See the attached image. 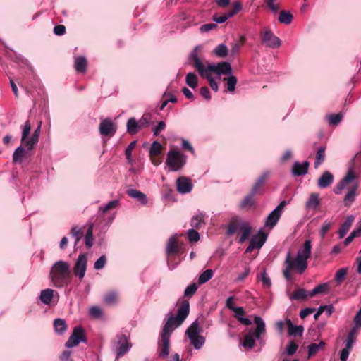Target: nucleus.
Masks as SVG:
<instances>
[{"label": "nucleus", "mask_w": 361, "mask_h": 361, "mask_svg": "<svg viewBox=\"0 0 361 361\" xmlns=\"http://www.w3.org/2000/svg\"><path fill=\"white\" fill-rule=\"evenodd\" d=\"M50 278L56 288L68 286L72 278L69 264L62 260L55 262L50 271Z\"/></svg>", "instance_id": "obj_1"}, {"label": "nucleus", "mask_w": 361, "mask_h": 361, "mask_svg": "<svg viewBox=\"0 0 361 361\" xmlns=\"http://www.w3.org/2000/svg\"><path fill=\"white\" fill-rule=\"evenodd\" d=\"M356 176L352 169L348 170L346 176L334 188L336 194H341V191L346 188L348 192L345 195L343 202L346 207H349L355 200L357 185L355 180Z\"/></svg>", "instance_id": "obj_2"}, {"label": "nucleus", "mask_w": 361, "mask_h": 361, "mask_svg": "<svg viewBox=\"0 0 361 361\" xmlns=\"http://www.w3.org/2000/svg\"><path fill=\"white\" fill-rule=\"evenodd\" d=\"M190 312L189 301L187 300H182L176 317L171 316L164 324L161 336L170 337L173 331V326L178 327L180 326L184 320L187 318Z\"/></svg>", "instance_id": "obj_3"}, {"label": "nucleus", "mask_w": 361, "mask_h": 361, "mask_svg": "<svg viewBox=\"0 0 361 361\" xmlns=\"http://www.w3.org/2000/svg\"><path fill=\"white\" fill-rule=\"evenodd\" d=\"M254 322L257 327L253 332L250 331L244 337L243 346L244 348H252L255 345V338L259 339L261 335L265 332V323L259 317H255Z\"/></svg>", "instance_id": "obj_4"}, {"label": "nucleus", "mask_w": 361, "mask_h": 361, "mask_svg": "<svg viewBox=\"0 0 361 361\" xmlns=\"http://www.w3.org/2000/svg\"><path fill=\"white\" fill-rule=\"evenodd\" d=\"M166 164L171 171H178L186 164V156L177 149H171L167 154Z\"/></svg>", "instance_id": "obj_5"}, {"label": "nucleus", "mask_w": 361, "mask_h": 361, "mask_svg": "<svg viewBox=\"0 0 361 361\" xmlns=\"http://www.w3.org/2000/svg\"><path fill=\"white\" fill-rule=\"evenodd\" d=\"M86 337L85 331L81 326H75L73 333L69 337L68 340L66 343V346L67 348H73L77 346L80 342L86 343Z\"/></svg>", "instance_id": "obj_6"}, {"label": "nucleus", "mask_w": 361, "mask_h": 361, "mask_svg": "<svg viewBox=\"0 0 361 361\" xmlns=\"http://www.w3.org/2000/svg\"><path fill=\"white\" fill-rule=\"evenodd\" d=\"M262 43L270 48H277L281 45L280 39L276 37L270 29L267 28L260 34Z\"/></svg>", "instance_id": "obj_7"}, {"label": "nucleus", "mask_w": 361, "mask_h": 361, "mask_svg": "<svg viewBox=\"0 0 361 361\" xmlns=\"http://www.w3.org/2000/svg\"><path fill=\"white\" fill-rule=\"evenodd\" d=\"M116 358L123 356L130 348L131 344L129 342L128 336L121 334L116 337Z\"/></svg>", "instance_id": "obj_8"}, {"label": "nucleus", "mask_w": 361, "mask_h": 361, "mask_svg": "<svg viewBox=\"0 0 361 361\" xmlns=\"http://www.w3.org/2000/svg\"><path fill=\"white\" fill-rule=\"evenodd\" d=\"M87 264V257L86 254H80L73 267V273L78 276L80 280H82L86 272Z\"/></svg>", "instance_id": "obj_9"}, {"label": "nucleus", "mask_w": 361, "mask_h": 361, "mask_svg": "<svg viewBox=\"0 0 361 361\" xmlns=\"http://www.w3.org/2000/svg\"><path fill=\"white\" fill-rule=\"evenodd\" d=\"M179 251L180 245L178 240V235H173L169 238L166 247L168 263L172 262L173 256L178 254Z\"/></svg>", "instance_id": "obj_10"}, {"label": "nucleus", "mask_w": 361, "mask_h": 361, "mask_svg": "<svg viewBox=\"0 0 361 361\" xmlns=\"http://www.w3.org/2000/svg\"><path fill=\"white\" fill-rule=\"evenodd\" d=\"M116 131V126L110 118H106L99 124V133L103 136L111 137Z\"/></svg>", "instance_id": "obj_11"}, {"label": "nucleus", "mask_w": 361, "mask_h": 361, "mask_svg": "<svg viewBox=\"0 0 361 361\" xmlns=\"http://www.w3.org/2000/svg\"><path fill=\"white\" fill-rule=\"evenodd\" d=\"M286 264L293 265L294 269H297L300 274L302 273L307 267V261L302 258L300 256H296L295 259H292L290 254L288 253Z\"/></svg>", "instance_id": "obj_12"}, {"label": "nucleus", "mask_w": 361, "mask_h": 361, "mask_svg": "<svg viewBox=\"0 0 361 361\" xmlns=\"http://www.w3.org/2000/svg\"><path fill=\"white\" fill-rule=\"evenodd\" d=\"M321 206V199L319 194L317 192H312L309 195L305 202V209L307 210L319 211Z\"/></svg>", "instance_id": "obj_13"}, {"label": "nucleus", "mask_w": 361, "mask_h": 361, "mask_svg": "<svg viewBox=\"0 0 361 361\" xmlns=\"http://www.w3.org/2000/svg\"><path fill=\"white\" fill-rule=\"evenodd\" d=\"M176 188L180 193L185 194L192 190V185L188 178L182 176L176 180Z\"/></svg>", "instance_id": "obj_14"}, {"label": "nucleus", "mask_w": 361, "mask_h": 361, "mask_svg": "<svg viewBox=\"0 0 361 361\" xmlns=\"http://www.w3.org/2000/svg\"><path fill=\"white\" fill-rule=\"evenodd\" d=\"M189 60L192 66L197 70L198 73L202 77L207 73L205 66L202 63L195 51L191 54Z\"/></svg>", "instance_id": "obj_15"}, {"label": "nucleus", "mask_w": 361, "mask_h": 361, "mask_svg": "<svg viewBox=\"0 0 361 361\" xmlns=\"http://www.w3.org/2000/svg\"><path fill=\"white\" fill-rule=\"evenodd\" d=\"M170 337L161 336V341L159 343V356L161 358H166L169 355Z\"/></svg>", "instance_id": "obj_16"}, {"label": "nucleus", "mask_w": 361, "mask_h": 361, "mask_svg": "<svg viewBox=\"0 0 361 361\" xmlns=\"http://www.w3.org/2000/svg\"><path fill=\"white\" fill-rule=\"evenodd\" d=\"M269 176V173L268 171H265L261 174V176L258 178L257 180L253 185L250 191L252 193H255L257 195H261L262 193V188L264 185L266 181L267 180Z\"/></svg>", "instance_id": "obj_17"}, {"label": "nucleus", "mask_w": 361, "mask_h": 361, "mask_svg": "<svg viewBox=\"0 0 361 361\" xmlns=\"http://www.w3.org/2000/svg\"><path fill=\"white\" fill-rule=\"evenodd\" d=\"M310 163L307 161L300 164L298 161L295 162L292 167V173L294 176H304L308 172Z\"/></svg>", "instance_id": "obj_18"}, {"label": "nucleus", "mask_w": 361, "mask_h": 361, "mask_svg": "<svg viewBox=\"0 0 361 361\" xmlns=\"http://www.w3.org/2000/svg\"><path fill=\"white\" fill-rule=\"evenodd\" d=\"M333 181V174L329 171H324L318 179L317 185L319 188H326L332 184Z\"/></svg>", "instance_id": "obj_19"}, {"label": "nucleus", "mask_w": 361, "mask_h": 361, "mask_svg": "<svg viewBox=\"0 0 361 361\" xmlns=\"http://www.w3.org/2000/svg\"><path fill=\"white\" fill-rule=\"evenodd\" d=\"M255 195H257V194L252 193V192L250 191V193L242 200L240 207L243 209H250L256 207L257 200L255 197Z\"/></svg>", "instance_id": "obj_20"}, {"label": "nucleus", "mask_w": 361, "mask_h": 361, "mask_svg": "<svg viewBox=\"0 0 361 361\" xmlns=\"http://www.w3.org/2000/svg\"><path fill=\"white\" fill-rule=\"evenodd\" d=\"M355 217L353 215L348 216L345 222L341 226L338 230L339 238H343L348 232L353 223L354 222Z\"/></svg>", "instance_id": "obj_21"}, {"label": "nucleus", "mask_w": 361, "mask_h": 361, "mask_svg": "<svg viewBox=\"0 0 361 361\" xmlns=\"http://www.w3.org/2000/svg\"><path fill=\"white\" fill-rule=\"evenodd\" d=\"M126 193L130 197L136 199L143 205H145L147 203V196L140 190L135 189H128L127 190Z\"/></svg>", "instance_id": "obj_22"}, {"label": "nucleus", "mask_w": 361, "mask_h": 361, "mask_svg": "<svg viewBox=\"0 0 361 361\" xmlns=\"http://www.w3.org/2000/svg\"><path fill=\"white\" fill-rule=\"evenodd\" d=\"M240 231H241V235L238 240V243L242 244L249 238L252 232V227L249 223L244 222L243 223Z\"/></svg>", "instance_id": "obj_23"}, {"label": "nucleus", "mask_w": 361, "mask_h": 361, "mask_svg": "<svg viewBox=\"0 0 361 361\" xmlns=\"http://www.w3.org/2000/svg\"><path fill=\"white\" fill-rule=\"evenodd\" d=\"M127 132L130 135H135L141 129L138 121L134 118H130L127 122Z\"/></svg>", "instance_id": "obj_24"}, {"label": "nucleus", "mask_w": 361, "mask_h": 361, "mask_svg": "<svg viewBox=\"0 0 361 361\" xmlns=\"http://www.w3.org/2000/svg\"><path fill=\"white\" fill-rule=\"evenodd\" d=\"M311 241L310 240H307L304 243L303 248L298 250L297 256H300L302 258L307 261V259H309L311 255Z\"/></svg>", "instance_id": "obj_25"}, {"label": "nucleus", "mask_w": 361, "mask_h": 361, "mask_svg": "<svg viewBox=\"0 0 361 361\" xmlns=\"http://www.w3.org/2000/svg\"><path fill=\"white\" fill-rule=\"evenodd\" d=\"M326 146L322 145L319 147L316 152L314 161V168L317 169L325 160L326 157Z\"/></svg>", "instance_id": "obj_26"}, {"label": "nucleus", "mask_w": 361, "mask_h": 361, "mask_svg": "<svg viewBox=\"0 0 361 361\" xmlns=\"http://www.w3.org/2000/svg\"><path fill=\"white\" fill-rule=\"evenodd\" d=\"M267 238V235L260 231L257 235H254L251 238L250 242L254 241V245H256L257 249H259L266 242Z\"/></svg>", "instance_id": "obj_27"}, {"label": "nucleus", "mask_w": 361, "mask_h": 361, "mask_svg": "<svg viewBox=\"0 0 361 361\" xmlns=\"http://www.w3.org/2000/svg\"><path fill=\"white\" fill-rule=\"evenodd\" d=\"M243 222L238 219H233L228 226L226 234L231 235L235 233L238 230H240V227Z\"/></svg>", "instance_id": "obj_28"}, {"label": "nucleus", "mask_w": 361, "mask_h": 361, "mask_svg": "<svg viewBox=\"0 0 361 361\" xmlns=\"http://www.w3.org/2000/svg\"><path fill=\"white\" fill-rule=\"evenodd\" d=\"M287 326L288 328V334L296 335L298 334L300 336H302L304 328L302 326H294L290 319H288L286 320Z\"/></svg>", "instance_id": "obj_29"}, {"label": "nucleus", "mask_w": 361, "mask_h": 361, "mask_svg": "<svg viewBox=\"0 0 361 361\" xmlns=\"http://www.w3.org/2000/svg\"><path fill=\"white\" fill-rule=\"evenodd\" d=\"M278 19L281 23L289 25L291 23V22L293 19V16L292 15V13L290 11L282 10L279 13Z\"/></svg>", "instance_id": "obj_30"}, {"label": "nucleus", "mask_w": 361, "mask_h": 361, "mask_svg": "<svg viewBox=\"0 0 361 361\" xmlns=\"http://www.w3.org/2000/svg\"><path fill=\"white\" fill-rule=\"evenodd\" d=\"M87 59L83 56H80L75 59L74 66L77 72L85 73L87 69Z\"/></svg>", "instance_id": "obj_31"}, {"label": "nucleus", "mask_w": 361, "mask_h": 361, "mask_svg": "<svg viewBox=\"0 0 361 361\" xmlns=\"http://www.w3.org/2000/svg\"><path fill=\"white\" fill-rule=\"evenodd\" d=\"M200 332L199 323L197 320H195L192 324L188 328L186 331V334L188 336L189 339L191 338L199 336V333Z\"/></svg>", "instance_id": "obj_32"}, {"label": "nucleus", "mask_w": 361, "mask_h": 361, "mask_svg": "<svg viewBox=\"0 0 361 361\" xmlns=\"http://www.w3.org/2000/svg\"><path fill=\"white\" fill-rule=\"evenodd\" d=\"M280 217L281 216L279 214H277L276 212L272 211L267 217L265 225L272 228L276 226Z\"/></svg>", "instance_id": "obj_33"}, {"label": "nucleus", "mask_w": 361, "mask_h": 361, "mask_svg": "<svg viewBox=\"0 0 361 361\" xmlns=\"http://www.w3.org/2000/svg\"><path fill=\"white\" fill-rule=\"evenodd\" d=\"M54 296L52 289H45L41 291L40 300L45 305H49Z\"/></svg>", "instance_id": "obj_34"}, {"label": "nucleus", "mask_w": 361, "mask_h": 361, "mask_svg": "<svg viewBox=\"0 0 361 361\" xmlns=\"http://www.w3.org/2000/svg\"><path fill=\"white\" fill-rule=\"evenodd\" d=\"M308 295L309 294H307L305 289L297 288L290 296V299L292 300H306Z\"/></svg>", "instance_id": "obj_35"}, {"label": "nucleus", "mask_w": 361, "mask_h": 361, "mask_svg": "<svg viewBox=\"0 0 361 361\" xmlns=\"http://www.w3.org/2000/svg\"><path fill=\"white\" fill-rule=\"evenodd\" d=\"M204 219V214L202 213L193 216L191 219V226L197 229L202 227L205 224Z\"/></svg>", "instance_id": "obj_36"}, {"label": "nucleus", "mask_w": 361, "mask_h": 361, "mask_svg": "<svg viewBox=\"0 0 361 361\" xmlns=\"http://www.w3.org/2000/svg\"><path fill=\"white\" fill-rule=\"evenodd\" d=\"M118 295L116 291L108 292L104 297V302L109 305H113L118 302Z\"/></svg>", "instance_id": "obj_37"}, {"label": "nucleus", "mask_w": 361, "mask_h": 361, "mask_svg": "<svg viewBox=\"0 0 361 361\" xmlns=\"http://www.w3.org/2000/svg\"><path fill=\"white\" fill-rule=\"evenodd\" d=\"M214 275V271L212 269H207L203 271L198 278V284L202 285L210 280Z\"/></svg>", "instance_id": "obj_38"}, {"label": "nucleus", "mask_w": 361, "mask_h": 361, "mask_svg": "<svg viewBox=\"0 0 361 361\" xmlns=\"http://www.w3.org/2000/svg\"><path fill=\"white\" fill-rule=\"evenodd\" d=\"M329 289L328 283H322L316 286L310 293V297H314L317 294L325 293Z\"/></svg>", "instance_id": "obj_39"}, {"label": "nucleus", "mask_w": 361, "mask_h": 361, "mask_svg": "<svg viewBox=\"0 0 361 361\" xmlns=\"http://www.w3.org/2000/svg\"><path fill=\"white\" fill-rule=\"evenodd\" d=\"M217 65V74L228 75L231 73L232 68L229 63L224 61L219 63Z\"/></svg>", "instance_id": "obj_40"}, {"label": "nucleus", "mask_w": 361, "mask_h": 361, "mask_svg": "<svg viewBox=\"0 0 361 361\" xmlns=\"http://www.w3.org/2000/svg\"><path fill=\"white\" fill-rule=\"evenodd\" d=\"M25 154V150L23 147H18L13 154V161L15 163H22L23 158Z\"/></svg>", "instance_id": "obj_41"}, {"label": "nucleus", "mask_w": 361, "mask_h": 361, "mask_svg": "<svg viewBox=\"0 0 361 361\" xmlns=\"http://www.w3.org/2000/svg\"><path fill=\"white\" fill-rule=\"evenodd\" d=\"M213 52L218 57L225 58L228 54V49L224 44H220L214 49Z\"/></svg>", "instance_id": "obj_42"}, {"label": "nucleus", "mask_w": 361, "mask_h": 361, "mask_svg": "<svg viewBox=\"0 0 361 361\" xmlns=\"http://www.w3.org/2000/svg\"><path fill=\"white\" fill-rule=\"evenodd\" d=\"M324 310H326L327 316L329 317L334 312V308L333 305H321L314 316V317L316 320H317L319 317L324 312Z\"/></svg>", "instance_id": "obj_43"}, {"label": "nucleus", "mask_w": 361, "mask_h": 361, "mask_svg": "<svg viewBox=\"0 0 361 361\" xmlns=\"http://www.w3.org/2000/svg\"><path fill=\"white\" fill-rule=\"evenodd\" d=\"M187 85L191 88H195L198 85L197 76L194 73H189L185 78Z\"/></svg>", "instance_id": "obj_44"}, {"label": "nucleus", "mask_w": 361, "mask_h": 361, "mask_svg": "<svg viewBox=\"0 0 361 361\" xmlns=\"http://www.w3.org/2000/svg\"><path fill=\"white\" fill-rule=\"evenodd\" d=\"M162 149V145L158 141L153 142L149 149V157H152L153 155H160L161 154Z\"/></svg>", "instance_id": "obj_45"}, {"label": "nucleus", "mask_w": 361, "mask_h": 361, "mask_svg": "<svg viewBox=\"0 0 361 361\" xmlns=\"http://www.w3.org/2000/svg\"><path fill=\"white\" fill-rule=\"evenodd\" d=\"M54 327L56 332L61 334L66 331L67 326L65 320L62 319H56L54 322Z\"/></svg>", "instance_id": "obj_46"}, {"label": "nucleus", "mask_w": 361, "mask_h": 361, "mask_svg": "<svg viewBox=\"0 0 361 361\" xmlns=\"http://www.w3.org/2000/svg\"><path fill=\"white\" fill-rule=\"evenodd\" d=\"M71 234L75 238V246L77 245L78 243L80 240L84 235V231L82 228H79L77 226H74L71 230Z\"/></svg>", "instance_id": "obj_47"}, {"label": "nucleus", "mask_w": 361, "mask_h": 361, "mask_svg": "<svg viewBox=\"0 0 361 361\" xmlns=\"http://www.w3.org/2000/svg\"><path fill=\"white\" fill-rule=\"evenodd\" d=\"M93 228H94L93 224H90L88 227V229L87 231L86 235H85V245L88 248H90L92 246V243H93V240H94Z\"/></svg>", "instance_id": "obj_48"}, {"label": "nucleus", "mask_w": 361, "mask_h": 361, "mask_svg": "<svg viewBox=\"0 0 361 361\" xmlns=\"http://www.w3.org/2000/svg\"><path fill=\"white\" fill-rule=\"evenodd\" d=\"M190 341L193 345L194 348L197 350L200 349L205 343V338L200 335L191 338Z\"/></svg>", "instance_id": "obj_49"}, {"label": "nucleus", "mask_w": 361, "mask_h": 361, "mask_svg": "<svg viewBox=\"0 0 361 361\" xmlns=\"http://www.w3.org/2000/svg\"><path fill=\"white\" fill-rule=\"evenodd\" d=\"M152 120V114L145 113L142 115V118L138 121L140 128H145L149 126Z\"/></svg>", "instance_id": "obj_50"}, {"label": "nucleus", "mask_w": 361, "mask_h": 361, "mask_svg": "<svg viewBox=\"0 0 361 361\" xmlns=\"http://www.w3.org/2000/svg\"><path fill=\"white\" fill-rule=\"evenodd\" d=\"M224 80H226L227 82L228 90L229 92H233L235 89V85L238 82L237 78L234 75H231L227 78H224Z\"/></svg>", "instance_id": "obj_51"}, {"label": "nucleus", "mask_w": 361, "mask_h": 361, "mask_svg": "<svg viewBox=\"0 0 361 361\" xmlns=\"http://www.w3.org/2000/svg\"><path fill=\"white\" fill-rule=\"evenodd\" d=\"M343 118L342 114H331L327 116L328 121L329 124L336 126L338 125Z\"/></svg>", "instance_id": "obj_52"}, {"label": "nucleus", "mask_w": 361, "mask_h": 361, "mask_svg": "<svg viewBox=\"0 0 361 361\" xmlns=\"http://www.w3.org/2000/svg\"><path fill=\"white\" fill-rule=\"evenodd\" d=\"M136 141L131 142L125 150V155L129 163H132V152L136 146Z\"/></svg>", "instance_id": "obj_53"}, {"label": "nucleus", "mask_w": 361, "mask_h": 361, "mask_svg": "<svg viewBox=\"0 0 361 361\" xmlns=\"http://www.w3.org/2000/svg\"><path fill=\"white\" fill-rule=\"evenodd\" d=\"M197 288L198 286L195 283H191L185 288L184 296L188 298L192 297L196 293Z\"/></svg>", "instance_id": "obj_54"}, {"label": "nucleus", "mask_w": 361, "mask_h": 361, "mask_svg": "<svg viewBox=\"0 0 361 361\" xmlns=\"http://www.w3.org/2000/svg\"><path fill=\"white\" fill-rule=\"evenodd\" d=\"M30 130L31 124L29 121H27L23 129L21 142H25V140L27 139L28 135L30 134Z\"/></svg>", "instance_id": "obj_55"}, {"label": "nucleus", "mask_w": 361, "mask_h": 361, "mask_svg": "<svg viewBox=\"0 0 361 361\" xmlns=\"http://www.w3.org/2000/svg\"><path fill=\"white\" fill-rule=\"evenodd\" d=\"M347 271L348 269L346 268H341L338 269L336 273L335 280L338 283L342 282L347 274Z\"/></svg>", "instance_id": "obj_56"}, {"label": "nucleus", "mask_w": 361, "mask_h": 361, "mask_svg": "<svg viewBox=\"0 0 361 361\" xmlns=\"http://www.w3.org/2000/svg\"><path fill=\"white\" fill-rule=\"evenodd\" d=\"M188 240L190 242H197L200 240V234L195 229H189L188 231Z\"/></svg>", "instance_id": "obj_57"}, {"label": "nucleus", "mask_w": 361, "mask_h": 361, "mask_svg": "<svg viewBox=\"0 0 361 361\" xmlns=\"http://www.w3.org/2000/svg\"><path fill=\"white\" fill-rule=\"evenodd\" d=\"M242 9V4L241 3L236 1L233 5L232 8L230 11L226 12L228 13V16L231 18L234 15H235L237 13H238Z\"/></svg>", "instance_id": "obj_58"}, {"label": "nucleus", "mask_w": 361, "mask_h": 361, "mask_svg": "<svg viewBox=\"0 0 361 361\" xmlns=\"http://www.w3.org/2000/svg\"><path fill=\"white\" fill-rule=\"evenodd\" d=\"M203 78H206L209 82L210 87L215 92L218 91L219 87L217 82L214 80L210 74L206 73Z\"/></svg>", "instance_id": "obj_59"}, {"label": "nucleus", "mask_w": 361, "mask_h": 361, "mask_svg": "<svg viewBox=\"0 0 361 361\" xmlns=\"http://www.w3.org/2000/svg\"><path fill=\"white\" fill-rule=\"evenodd\" d=\"M106 262V258L104 255H102L94 264V268L97 270L102 269Z\"/></svg>", "instance_id": "obj_60"}, {"label": "nucleus", "mask_w": 361, "mask_h": 361, "mask_svg": "<svg viewBox=\"0 0 361 361\" xmlns=\"http://www.w3.org/2000/svg\"><path fill=\"white\" fill-rule=\"evenodd\" d=\"M119 204V201L117 200H112L106 204L102 209L104 213H106L111 209L116 208Z\"/></svg>", "instance_id": "obj_61"}, {"label": "nucleus", "mask_w": 361, "mask_h": 361, "mask_svg": "<svg viewBox=\"0 0 361 361\" xmlns=\"http://www.w3.org/2000/svg\"><path fill=\"white\" fill-rule=\"evenodd\" d=\"M332 225H333V223L331 222V221H325L323 223V224L322 226L321 231H320V234H321L322 238L324 237V235L329 231V230L331 228Z\"/></svg>", "instance_id": "obj_62"}, {"label": "nucleus", "mask_w": 361, "mask_h": 361, "mask_svg": "<svg viewBox=\"0 0 361 361\" xmlns=\"http://www.w3.org/2000/svg\"><path fill=\"white\" fill-rule=\"evenodd\" d=\"M261 281L263 283V286L266 288H269L271 285V279L268 276L265 270H264V271L261 274Z\"/></svg>", "instance_id": "obj_63"}, {"label": "nucleus", "mask_w": 361, "mask_h": 361, "mask_svg": "<svg viewBox=\"0 0 361 361\" xmlns=\"http://www.w3.org/2000/svg\"><path fill=\"white\" fill-rule=\"evenodd\" d=\"M230 17L227 13H224L222 16H218L216 14L212 16V20L217 23H223L226 21Z\"/></svg>", "instance_id": "obj_64"}]
</instances>
